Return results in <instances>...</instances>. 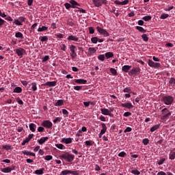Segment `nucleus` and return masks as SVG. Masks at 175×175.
Wrapping results in <instances>:
<instances>
[{
  "label": "nucleus",
  "mask_w": 175,
  "mask_h": 175,
  "mask_svg": "<svg viewBox=\"0 0 175 175\" xmlns=\"http://www.w3.org/2000/svg\"><path fill=\"white\" fill-rule=\"evenodd\" d=\"M59 159H64L67 162L70 163V162H73V161L75 159V155L69 154V152H65L64 154H62L59 156Z\"/></svg>",
  "instance_id": "obj_1"
},
{
  "label": "nucleus",
  "mask_w": 175,
  "mask_h": 175,
  "mask_svg": "<svg viewBox=\"0 0 175 175\" xmlns=\"http://www.w3.org/2000/svg\"><path fill=\"white\" fill-rule=\"evenodd\" d=\"M170 116H172V111L167 109V108H164L161 110V120L166 121L167 120H169Z\"/></svg>",
  "instance_id": "obj_2"
},
{
  "label": "nucleus",
  "mask_w": 175,
  "mask_h": 175,
  "mask_svg": "<svg viewBox=\"0 0 175 175\" xmlns=\"http://www.w3.org/2000/svg\"><path fill=\"white\" fill-rule=\"evenodd\" d=\"M162 102L163 103L164 105H170L173 103V102H174V98H173V96H163V98H161Z\"/></svg>",
  "instance_id": "obj_3"
},
{
  "label": "nucleus",
  "mask_w": 175,
  "mask_h": 175,
  "mask_svg": "<svg viewBox=\"0 0 175 175\" xmlns=\"http://www.w3.org/2000/svg\"><path fill=\"white\" fill-rule=\"evenodd\" d=\"M100 111L103 116H109V117H111L113 116L111 113L114 111V108H109V109L101 108Z\"/></svg>",
  "instance_id": "obj_4"
},
{
  "label": "nucleus",
  "mask_w": 175,
  "mask_h": 175,
  "mask_svg": "<svg viewBox=\"0 0 175 175\" xmlns=\"http://www.w3.org/2000/svg\"><path fill=\"white\" fill-rule=\"evenodd\" d=\"M76 50H77V48L76 47V46L71 45L70 46V55L72 59H75V58L77 57V53H76Z\"/></svg>",
  "instance_id": "obj_5"
},
{
  "label": "nucleus",
  "mask_w": 175,
  "mask_h": 175,
  "mask_svg": "<svg viewBox=\"0 0 175 175\" xmlns=\"http://www.w3.org/2000/svg\"><path fill=\"white\" fill-rule=\"evenodd\" d=\"M141 69L139 67H135L129 72V76H137L140 73Z\"/></svg>",
  "instance_id": "obj_6"
},
{
  "label": "nucleus",
  "mask_w": 175,
  "mask_h": 175,
  "mask_svg": "<svg viewBox=\"0 0 175 175\" xmlns=\"http://www.w3.org/2000/svg\"><path fill=\"white\" fill-rule=\"evenodd\" d=\"M42 126L46 128V129H51L53 128V122L50 120H44L41 123Z\"/></svg>",
  "instance_id": "obj_7"
},
{
  "label": "nucleus",
  "mask_w": 175,
  "mask_h": 175,
  "mask_svg": "<svg viewBox=\"0 0 175 175\" xmlns=\"http://www.w3.org/2000/svg\"><path fill=\"white\" fill-rule=\"evenodd\" d=\"M92 2L96 8H99L100 6H102L103 3L106 5V3H107V0H92Z\"/></svg>",
  "instance_id": "obj_8"
},
{
  "label": "nucleus",
  "mask_w": 175,
  "mask_h": 175,
  "mask_svg": "<svg viewBox=\"0 0 175 175\" xmlns=\"http://www.w3.org/2000/svg\"><path fill=\"white\" fill-rule=\"evenodd\" d=\"M148 65H149L150 68H154V69H158V68L161 67V63L154 62L151 59L148 60Z\"/></svg>",
  "instance_id": "obj_9"
},
{
  "label": "nucleus",
  "mask_w": 175,
  "mask_h": 175,
  "mask_svg": "<svg viewBox=\"0 0 175 175\" xmlns=\"http://www.w3.org/2000/svg\"><path fill=\"white\" fill-rule=\"evenodd\" d=\"M15 53L18 55V57H20V58H23V55H25L26 51L25 49L19 47L15 50Z\"/></svg>",
  "instance_id": "obj_10"
},
{
  "label": "nucleus",
  "mask_w": 175,
  "mask_h": 175,
  "mask_svg": "<svg viewBox=\"0 0 175 175\" xmlns=\"http://www.w3.org/2000/svg\"><path fill=\"white\" fill-rule=\"evenodd\" d=\"M96 29L100 35H103V36H105V37L110 36V34L108 33L107 31H106V29H105L102 27H97Z\"/></svg>",
  "instance_id": "obj_11"
},
{
  "label": "nucleus",
  "mask_w": 175,
  "mask_h": 175,
  "mask_svg": "<svg viewBox=\"0 0 175 175\" xmlns=\"http://www.w3.org/2000/svg\"><path fill=\"white\" fill-rule=\"evenodd\" d=\"M62 174L67 175V174H72V175H79V172L77 171H72L69 170H65L62 172Z\"/></svg>",
  "instance_id": "obj_12"
},
{
  "label": "nucleus",
  "mask_w": 175,
  "mask_h": 175,
  "mask_svg": "<svg viewBox=\"0 0 175 175\" xmlns=\"http://www.w3.org/2000/svg\"><path fill=\"white\" fill-rule=\"evenodd\" d=\"M42 87H55L57 85V81H48L45 83H42Z\"/></svg>",
  "instance_id": "obj_13"
},
{
  "label": "nucleus",
  "mask_w": 175,
  "mask_h": 175,
  "mask_svg": "<svg viewBox=\"0 0 175 175\" xmlns=\"http://www.w3.org/2000/svg\"><path fill=\"white\" fill-rule=\"evenodd\" d=\"M73 140V138L68 137V138H62V143H64V144H70Z\"/></svg>",
  "instance_id": "obj_14"
},
{
  "label": "nucleus",
  "mask_w": 175,
  "mask_h": 175,
  "mask_svg": "<svg viewBox=\"0 0 175 175\" xmlns=\"http://www.w3.org/2000/svg\"><path fill=\"white\" fill-rule=\"evenodd\" d=\"M67 40L72 41V42H79V37L76 36L70 35L68 36Z\"/></svg>",
  "instance_id": "obj_15"
},
{
  "label": "nucleus",
  "mask_w": 175,
  "mask_h": 175,
  "mask_svg": "<svg viewBox=\"0 0 175 175\" xmlns=\"http://www.w3.org/2000/svg\"><path fill=\"white\" fill-rule=\"evenodd\" d=\"M122 107H125V109H133V105L132 103H126L121 104Z\"/></svg>",
  "instance_id": "obj_16"
},
{
  "label": "nucleus",
  "mask_w": 175,
  "mask_h": 175,
  "mask_svg": "<svg viewBox=\"0 0 175 175\" xmlns=\"http://www.w3.org/2000/svg\"><path fill=\"white\" fill-rule=\"evenodd\" d=\"M95 53H96V49H95V48L94 47H90L88 49V57H91L92 55H94Z\"/></svg>",
  "instance_id": "obj_17"
},
{
  "label": "nucleus",
  "mask_w": 175,
  "mask_h": 175,
  "mask_svg": "<svg viewBox=\"0 0 175 175\" xmlns=\"http://www.w3.org/2000/svg\"><path fill=\"white\" fill-rule=\"evenodd\" d=\"M131 68L132 66L124 65L122 67V72H124V73H128V72H129V70H131Z\"/></svg>",
  "instance_id": "obj_18"
},
{
  "label": "nucleus",
  "mask_w": 175,
  "mask_h": 175,
  "mask_svg": "<svg viewBox=\"0 0 175 175\" xmlns=\"http://www.w3.org/2000/svg\"><path fill=\"white\" fill-rule=\"evenodd\" d=\"M70 3L71 8L72 9H76V8H77V6H80V3H77V1H76L75 0H70Z\"/></svg>",
  "instance_id": "obj_19"
},
{
  "label": "nucleus",
  "mask_w": 175,
  "mask_h": 175,
  "mask_svg": "<svg viewBox=\"0 0 175 175\" xmlns=\"http://www.w3.org/2000/svg\"><path fill=\"white\" fill-rule=\"evenodd\" d=\"M21 154H23V155H27L29 157H35V153L32 152H29L28 150H23L21 152Z\"/></svg>",
  "instance_id": "obj_20"
},
{
  "label": "nucleus",
  "mask_w": 175,
  "mask_h": 175,
  "mask_svg": "<svg viewBox=\"0 0 175 175\" xmlns=\"http://www.w3.org/2000/svg\"><path fill=\"white\" fill-rule=\"evenodd\" d=\"M49 140V137H42L40 139L38 140V143L39 144H43L44 143H46Z\"/></svg>",
  "instance_id": "obj_21"
},
{
  "label": "nucleus",
  "mask_w": 175,
  "mask_h": 175,
  "mask_svg": "<svg viewBox=\"0 0 175 175\" xmlns=\"http://www.w3.org/2000/svg\"><path fill=\"white\" fill-rule=\"evenodd\" d=\"M102 129L100 132V133L105 135L106 133V131H107V126H106V124L105 123H101Z\"/></svg>",
  "instance_id": "obj_22"
},
{
  "label": "nucleus",
  "mask_w": 175,
  "mask_h": 175,
  "mask_svg": "<svg viewBox=\"0 0 175 175\" xmlns=\"http://www.w3.org/2000/svg\"><path fill=\"white\" fill-rule=\"evenodd\" d=\"M75 83L77 84H87V80L85 79H75Z\"/></svg>",
  "instance_id": "obj_23"
},
{
  "label": "nucleus",
  "mask_w": 175,
  "mask_h": 175,
  "mask_svg": "<svg viewBox=\"0 0 175 175\" xmlns=\"http://www.w3.org/2000/svg\"><path fill=\"white\" fill-rule=\"evenodd\" d=\"M12 170H13V169H12V167H7L1 169V172H3V173H10V172H12Z\"/></svg>",
  "instance_id": "obj_24"
},
{
  "label": "nucleus",
  "mask_w": 175,
  "mask_h": 175,
  "mask_svg": "<svg viewBox=\"0 0 175 175\" xmlns=\"http://www.w3.org/2000/svg\"><path fill=\"white\" fill-rule=\"evenodd\" d=\"M29 85L31 86V90L33 92H35V91H38V86H36V82H33Z\"/></svg>",
  "instance_id": "obj_25"
},
{
  "label": "nucleus",
  "mask_w": 175,
  "mask_h": 175,
  "mask_svg": "<svg viewBox=\"0 0 175 175\" xmlns=\"http://www.w3.org/2000/svg\"><path fill=\"white\" fill-rule=\"evenodd\" d=\"M13 92L16 94H21V92H23V88H21V87H16Z\"/></svg>",
  "instance_id": "obj_26"
},
{
  "label": "nucleus",
  "mask_w": 175,
  "mask_h": 175,
  "mask_svg": "<svg viewBox=\"0 0 175 175\" xmlns=\"http://www.w3.org/2000/svg\"><path fill=\"white\" fill-rule=\"evenodd\" d=\"M29 129L32 132H35V131H36V124H33V123H31L29 126Z\"/></svg>",
  "instance_id": "obj_27"
},
{
  "label": "nucleus",
  "mask_w": 175,
  "mask_h": 175,
  "mask_svg": "<svg viewBox=\"0 0 175 175\" xmlns=\"http://www.w3.org/2000/svg\"><path fill=\"white\" fill-rule=\"evenodd\" d=\"M161 124H156L154 125L152 127L150 128V132H155V131L159 129Z\"/></svg>",
  "instance_id": "obj_28"
},
{
  "label": "nucleus",
  "mask_w": 175,
  "mask_h": 175,
  "mask_svg": "<svg viewBox=\"0 0 175 175\" xmlns=\"http://www.w3.org/2000/svg\"><path fill=\"white\" fill-rule=\"evenodd\" d=\"M136 29H137V31L139 32H142V33H146V32H147V30L144 29V28L140 26H137Z\"/></svg>",
  "instance_id": "obj_29"
},
{
  "label": "nucleus",
  "mask_w": 175,
  "mask_h": 175,
  "mask_svg": "<svg viewBox=\"0 0 175 175\" xmlns=\"http://www.w3.org/2000/svg\"><path fill=\"white\" fill-rule=\"evenodd\" d=\"M106 58L109 59V58H112V57H114V54L112 52H107L105 54Z\"/></svg>",
  "instance_id": "obj_30"
},
{
  "label": "nucleus",
  "mask_w": 175,
  "mask_h": 175,
  "mask_svg": "<svg viewBox=\"0 0 175 175\" xmlns=\"http://www.w3.org/2000/svg\"><path fill=\"white\" fill-rule=\"evenodd\" d=\"M49 29L48 27L42 26V27H39L38 29V32H43L44 31H47Z\"/></svg>",
  "instance_id": "obj_31"
},
{
  "label": "nucleus",
  "mask_w": 175,
  "mask_h": 175,
  "mask_svg": "<svg viewBox=\"0 0 175 175\" xmlns=\"http://www.w3.org/2000/svg\"><path fill=\"white\" fill-rule=\"evenodd\" d=\"M44 171V168H41L40 170H36L35 171V174L38 175H42L43 174V172Z\"/></svg>",
  "instance_id": "obj_32"
},
{
  "label": "nucleus",
  "mask_w": 175,
  "mask_h": 175,
  "mask_svg": "<svg viewBox=\"0 0 175 175\" xmlns=\"http://www.w3.org/2000/svg\"><path fill=\"white\" fill-rule=\"evenodd\" d=\"M55 147L59 148V150H65V146H64L62 144H56Z\"/></svg>",
  "instance_id": "obj_33"
},
{
  "label": "nucleus",
  "mask_w": 175,
  "mask_h": 175,
  "mask_svg": "<svg viewBox=\"0 0 175 175\" xmlns=\"http://www.w3.org/2000/svg\"><path fill=\"white\" fill-rule=\"evenodd\" d=\"M55 106H64V100H58L55 103Z\"/></svg>",
  "instance_id": "obj_34"
},
{
  "label": "nucleus",
  "mask_w": 175,
  "mask_h": 175,
  "mask_svg": "<svg viewBox=\"0 0 175 175\" xmlns=\"http://www.w3.org/2000/svg\"><path fill=\"white\" fill-rule=\"evenodd\" d=\"M16 38H20L21 39L24 38V36L23 35V33L18 31L15 33Z\"/></svg>",
  "instance_id": "obj_35"
},
{
  "label": "nucleus",
  "mask_w": 175,
  "mask_h": 175,
  "mask_svg": "<svg viewBox=\"0 0 175 175\" xmlns=\"http://www.w3.org/2000/svg\"><path fill=\"white\" fill-rule=\"evenodd\" d=\"M109 70L113 76H117V70L116 68H111Z\"/></svg>",
  "instance_id": "obj_36"
},
{
  "label": "nucleus",
  "mask_w": 175,
  "mask_h": 175,
  "mask_svg": "<svg viewBox=\"0 0 175 175\" xmlns=\"http://www.w3.org/2000/svg\"><path fill=\"white\" fill-rule=\"evenodd\" d=\"M39 39L40 42H47V40H49V37H47V36H41Z\"/></svg>",
  "instance_id": "obj_37"
},
{
  "label": "nucleus",
  "mask_w": 175,
  "mask_h": 175,
  "mask_svg": "<svg viewBox=\"0 0 175 175\" xmlns=\"http://www.w3.org/2000/svg\"><path fill=\"white\" fill-rule=\"evenodd\" d=\"M98 37H92L91 38L92 43H94V44H96L98 43Z\"/></svg>",
  "instance_id": "obj_38"
},
{
  "label": "nucleus",
  "mask_w": 175,
  "mask_h": 175,
  "mask_svg": "<svg viewBox=\"0 0 175 175\" xmlns=\"http://www.w3.org/2000/svg\"><path fill=\"white\" fill-rule=\"evenodd\" d=\"M67 24L68 25H70V27H73V25H75V23H73V19L70 18L67 20Z\"/></svg>",
  "instance_id": "obj_39"
},
{
  "label": "nucleus",
  "mask_w": 175,
  "mask_h": 175,
  "mask_svg": "<svg viewBox=\"0 0 175 175\" xmlns=\"http://www.w3.org/2000/svg\"><path fill=\"white\" fill-rule=\"evenodd\" d=\"M170 85H175V79L174 77L170 78L169 81Z\"/></svg>",
  "instance_id": "obj_40"
},
{
  "label": "nucleus",
  "mask_w": 175,
  "mask_h": 175,
  "mask_svg": "<svg viewBox=\"0 0 175 175\" xmlns=\"http://www.w3.org/2000/svg\"><path fill=\"white\" fill-rule=\"evenodd\" d=\"M165 161H166L165 158H161L159 161H157V164H159V165H163Z\"/></svg>",
  "instance_id": "obj_41"
},
{
  "label": "nucleus",
  "mask_w": 175,
  "mask_h": 175,
  "mask_svg": "<svg viewBox=\"0 0 175 175\" xmlns=\"http://www.w3.org/2000/svg\"><path fill=\"white\" fill-rule=\"evenodd\" d=\"M50 59V56L49 55H45L42 58V62H46V61H49Z\"/></svg>",
  "instance_id": "obj_42"
},
{
  "label": "nucleus",
  "mask_w": 175,
  "mask_h": 175,
  "mask_svg": "<svg viewBox=\"0 0 175 175\" xmlns=\"http://www.w3.org/2000/svg\"><path fill=\"white\" fill-rule=\"evenodd\" d=\"M169 159H172V160L175 159V152H174L170 153Z\"/></svg>",
  "instance_id": "obj_43"
},
{
  "label": "nucleus",
  "mask_w": 175,
  "mask_h": 175,
  "mask_svg": "<svg viewBox=\"0 0 175 175\" xmlns=\"http://www.w3.org/2000/svg\"><path fill=\"white\" fill-rule=\"evenodd\" d=\"M151 16L148 15V16H145L142 18V20H144V21H150V20H151Z\"/></svg>",
  "instance_id": "obj_44"
},
{
  "label": "nucleus",
  "mask_w": 175,
  "mask_h": 175,
  "mask_svg": "<svg viewBox=\"0 0 175 175\" xmlns=\"http://www.w3.org/2000/svg\"><path fill=\"white\" fill-rule=\"evenodd\" d=\"M13 24H15V25H23V23H21L18 19H14Z\"/></svg>",
  "instance_id": "obj_45"
},
{
  "label": "nucleus",
  "mask_w": 175,
  "mask_h": 175,
  "mask_svg": "<svg viewBox=\"0 0 175 175\" xmlns=\"http://www.w3.org/2000/svg\"><path fill=\"white\" fill-rule=\"evenodd\" d=\"M2 148L6 150L7 151H9V150H12V146L10 145H5L2 146Z\"/></svg>",
  "instance_id": "obj_46"
},
{
  "label": "nucleus",
  "mask_w": 175,
  "mask_h": 175,
  "mask_svg": "<svg viewBox=\"0 0 175 175\" xmlns=\"http://www.w3.org/2000/svg\"><path fill=\"white\" fill-rule=\"evenodd\" d=\"M89 29V33H90L91 35H94V33H95V29H94V27H90L88 28Z\"/></svg>",
  "instance_id": "obj_47"
},
{
  "label": "nucleus",
  "mask_w": 175,
  "mask_h": 175,
  "mask_svg": "<svg viewBox=\"0 0 175 175\" xmlns=\"http://www.w3.org/2000/svg\"><path fill=\"white\" fill-rule=\"evenodd\" d=\"M169 17V14H163L161 15L160 18L161 20H165V18H167Z\"/></svg>",
  "instance_id": "obj_48"
},
{
  "label": "nucleus",
  "mask_w": 175,
  "mask_h": 175,
  "mask_svg": "<svg viewBox=\"0 0 175 175\" xmlns=\"http://www.w3.org/2000/svg\"><path fill=\"white\" fill-rule=\"evenodd\" d=\"M142 143L144 146H147V144L150 143V139H148V138H145L143 139Z\"/></svg>",
  "instance_id": "obj_49"
},
{
  "label": "nucleus",
  "mask_w": 175,
  "mask_h": 175,
  "mask_svg": "<svg viewBox=\"0 0 175 175\" xmlns=\"http://www.w3.org/2000/svg\"><path fill=\"white\" fill-rule=\"evenodd\" d=\"M142 38L144 42H148V36H147V34H143Z\"/></svg>",
  "instance_id": "obj_50"
},
{
  "label": "nucleus",
  "mask_w": 175,
  "mask_h": 175,
  "mask_svg": "<svg viewBox=\"0 0 175 175\" xmlns=\"http://www.w3.org/2000/svg\"><path fill=\"white\" fill-rule=\"evenodd\" d=\"M118 157H120L121 158H124V157H126V153L124 151H122L118 154Z\"/></svg>",
  "instance_id": "obj_51"
},
{
  "label": "nucleus",
  "mask_w": 175,
  "mask_h": 175,
  "mask_svg": "<svg viewBox=\"0 0 175 175\" xmlns=\"http://www.w3.org/2000/svg\"><path fill=\"white\" fill-rule=\"evenodd\" d=\"M62 113L66 116L65 117H68L69 116V112L68 111V110L63 109H62Z\"/></svg>",
  "instance_id": "obj_52"
},
{
  "label": "nucleus",
  "mask_w": 175,
  "mask_h": 175,
  "mask_svg": "<svg viewBox=\"0 0 175 175\" xmlns=\"http://www.w3.org/2000/svg\"><path fill=\"white\" fill-rule=\"evenodd\" d=\"M85 146H93L94 142L93 141H85Z\"/></svg>",
  "instance_id": "obj_53"
},
{
  "label": "nucleus",
  "mask_w": 175,
  "mask_h": 175,
  "mask_svg": "<svg viewBox=\"0 0 175 175\" xmlns=\"http://www.w3.org/2000/svg\"><path fill=\"white\" fill-rule=\"evenodd\" d=\"M98 59H99V61H105V55H99L98 56Z\"/></svg>",
  "instance_id": "obj_54"
},
{
  "label": "nucleus",
  "mask_w": 175,
  "mask_h": 175,
  "mask_svg": "<svg viewBox=\"0 0 175 175\" xmlns=\"http://www.w3.org/2000/svg\"><path fill=\"white\" fill-rule=\"evenodd\" d=\"M44 158L45 161H51V159H53V156L46 155Z\"/></svg>",
  "instance_id": "obj_55"
},
{
  "label": "nucleus",
  "mask_w": 175,
  "mask_h": 175,
  "mask_svg": "<svg viewBox=\"0 0 175 175\" xmlns=\"http://www.w3.org/2000/svg\"><path fill=\"white\" fill-rule=\"evenodd\" d=\"M60 49L62 50V51H66V45H65V44H62L60 45Z\"/></svg>",
  "instance_id": "obj_56"
},
{
  "label": "nucleus",
  "mask_w": 175,
  "mask_h": 175,
  "mask_svg": "<svg viewBox=\"0 0 175 175\" xmlns=\"http://www.w3.org/2000/svg\"><path fill=\"white\" fill-rule=\"evenodd\" d=\"M64 6H65L66 9H67V10H69V9H70V8H72V5L69 3H66L64 4Z\"/></svg>",
  "instance_id": "obj_57"
},
{
  "label": "nucleus",
  "mask_w": 175,
  "mask_h": 175,
  "mask_svg": "<svg viewBox=\"0 0 175 175\" xmlns=\"http://www.w3.org/2000/svg\"><path fill=\"white\" fill-rule=\"evenodd\" d=\"M16 102L19 104V105H24V102H23V100H21V98H20V97H18L16 98Z\"/></svg>",
  "instance_id": "obj_58"
},
{
  "label": "nucleus",
  "mask_w": 175,
  "mask_h": 175,
  "mask_svg": "<svg viewBox=\"0 0 175 175\" xmlns=\"http://www.w3.org/2000/svg\"><path fill=\"white\" fill-rule=\"evenodd\" d=\"M131 173H132L133 174H135V175H139V174H140V172H139V170H132V171H131Z\"/></svg>",
  "instance_id": "obj_59"
},
{
  "label": "nucleus",
  "mask_w": 175,
  "mask_h": 175,
  "mask_svg": "<svg viewBox=\"0 0 175 175\" xmlns=\"http://www.w3.org/2000/svg\"><path fill=\"white\" fill-rule=\"evenodd\" d=\"M27 143H29V141L28 140V138H25L23 142H22V146H25V144H27Z\"/></svg>",
  "instance_id": "obj_60"
},
{
  "label": "nucleus",
  "mask_w": 175,
  "mask_h": 175,
  "mask_svg": "<svg viewBox=\"0 0 175 175\" xmlns=\"http://www.w3.org/2000/svg\"><path fill=\"white\" fill-rule=\"evenodd\" d=\"M124 133H127V132H132V128L131 127H127L124 131Z\"/></svg>",
  "instance_id": "obj_61"
},
{
  "label": "nucleus",
  "mask_w": 175,
  "mask_h": 175,
  "mask_svg": "<svg viewBox=\"0 0 175 175\" xmlns=\"http://www.w3.org/2000/svg\"><path fill=\"white\" fill-rule=\"evenodd\" d=\"M98 119L100 120L101 121H103V122H105V121H106V118L102 115L99 117Z\"/></svg>",
  "instance_id": "obj_62"
},
{
  "label": "nucleus",
  "mask_w": 175,
  "mask_h": 175,
  "mask_svg": "<svg viewBox=\"0 0 175 175\" xmlns=\"http://www.w3.org/2000/svg\"><path fill=\"white\" fill-rule=\"evenodd\" d=\"M86 131H87V127L83 126V127L81 128V130H79V133H81V132H85Z\"/></svg>",
  "instance_id": "obj_63"
},
{
  "label": "nucleus",
  "mask_w": 175,
  "mask_h": 175,
  "mask_svg": "<svg viewBox=\"0 0 175 175\" xmlns=\"http://www.w3.org/2000/svg\"><path fill=\"white\" fill-rule=\"evenodd\" d=\"M131 88H126L124 89L123 92H131Z\"/></svg>",
  "instance_id": "obj_64"
}]
</instances>
